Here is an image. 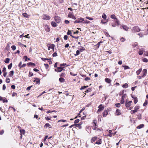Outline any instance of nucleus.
<instances>
[{
  "label": "nucleus",
  "instance_id": "nucleus-1",
  "mask_svg": "<svg viewBox=\"0 0 148 148\" xmlns=\"http://www.w3.org/2000/svg\"><path fill=\"white\" fill-rule=\"evenodd\" d=\"M110 17L111 18L115 20V23H116L118 25H119V21L118 19L115 16L114 14H112L111 15Z\"/></svg>",
  "mask_w": 148,
  "mask_h": 148
},
{
  "label": "nucleus",
  "instance_id": "nucleus-2",
  "mask_svg": "<svg viewBox=\"0 0 148 148\" xmlns=\"http://www.w3.org/2000/svg\"><path fill=\"white\" fill-rule=\"evenodd\" d=\"M131 31L133 32L134 33L136 32H139L140 31V29L138 27L135 26L132 28L131 29Z\"/></svg>",
  "mask_w": 148,
  "mask_h": 148
},
{
  "label": "nucleus",
  "instance_id": "nucleus-3",
  "mask_svg": "<svg viewBox=\"0 0 148 148\" xmlns=\"http://www.w3.org/2000/svg\"><path fill=\"white\" fill-rule=\"evenodd\" d=\"M84 20V19L82 18H78L77 20L75 21L74 22V23H83V21Z\"/></svg>",
  "mask_w": 148,
  "mask_h": 148
},
{
  "label": "nucleus",
  "instance_id": "nucleus-4",
  "mask_svg": "<svg viewBox=\"0 0 148 148\" xmlns=\"http://www.w3.org/2000/svg\"><path fill=\"white\" fill-rule=\"evenodd\" d=\"M54 19L55 21L57 23H59L61 21V20L60 18L58 16H55Z\"/></svg>",
  "mask_w": 148,
  "mask_h": 148
},
{
  "label": "nucleus",
  "instance_id": "nucleus-5",
  "mask_svg": "<svg viewBox=\"0 0 148 148\" xmlns=\"http://www.w3.org/2000/svg\"><path fill=\"white\" fill-rule=\"evenodd\" d=\"M131 104L127 101L125 103V106L128 109L131 110L132 109V108L130 107Z\"/></svg>",
  "mask_w": 148,
  "mask_h": 148
},
{
  "label": "nucleus",
  "instance_id": "nucleus-6",
  "mask_svg": "<svg viewBox=\"0 0 148 148\" xmlns=\"http://www.w3.org/2000/svg\"><path fill=\"white\" fill-rule=\"evenodd\" d=\"M126 94H124L122 96L121 99V104H124V99L126 97Z\"/></svg>",
  "mask_w": 148,
  "mask_h": 148
},
{
  "label": "nucleus",
  "instance_id": "nucleus-7",
  "mask_svg": "<svg viewBox=\"0 0 148 148\" xmlns=\"http://www.w3.org/2000/svg\"><path fill=\"white\" fill-rule=\"evenodd\" d=\"M98 108H99L98 110L97 113L103 110L104 109V107L102 106V105L101 104L99 106Z\"/></svg>",
  "mask_w": 148,
  "mask_h": 148
},
{
  "label": "nucleus",
  "instance_id": "nucleus-8",
  "mask_svg": "<svg viewBox=\"0 0 148 148\" xmlns=\"http://www.w3.org/2000/svg\"><path fill=\"white\" fill-rule=\"evenodd\" d=\"M71 31L69 29L68 30V32L67 33V34L68 35H70V36L72 37V38H75L76 39L78 38V37H75V36H73L72 35H71Z\"/></svg>",
  "mask_w": 148,
  "mask_h": 148
},
{
  "label": "nucleus",
  "instance_id": "nucleus-9",
  "mask_svg": "<svg viewBox=\"0 0 148 148\" xmlns=\"http://www.w3.org/2000/svg\"><path fill=\"white\" fill-rule=\"evenodd\" d=\"M45 30L47 32H49L50 31V28L49 26L47 25H45Z\"/></svg>",
  "mask_w": 148,
  "mask_h": 148
},
{
  "label": "nucleus",
  "instance_id": "nucleus-10",
  "mask_svg": "<svg viewBox=\"0 0 148 148\" xmlns=\"http://www.w3.org/2000/svg\"><path fill=\"white\" fill-rule=\"evenodd\" d=\"M50 16L47 15H45L43 17V19L46 20H49L50 19Z\"/></svg>",
  "mask_w": 148,
  "mask_h": 148
},
{
  "label": "nucleus",
  "instance_id": "nucleus-11",
  "mask_svg": "<svg viewBox=\"0 0 148 148\" xmlns=\"http://www.w3.org/2000/svg\"><path fill=\"white\" fill-rule=\"evenodd\" d=\"M68 16L69 18H72L74 19H76V18L72 14L69 13L68 15Z\"/></svg>",
  "mask_w": 148,
  "mask_h": 148
},
{
  "label": "nucleus",
  "instance_id": "nucleus-12",
  "mask_svg": "<svg viewBox=\"0 0 148 148\" xmlns=\"http://www.w3.org/2000/svg\"><path fill=\"white\" fill-rule=\"evenodd\" d=\"M35 80L34 82H36L37 84H40V79L36 77L34 78Z\"/></svg>",
  "mask_w": 148,
  "mask_h": 148
},
{
  "label": "nucleus",
  "instance_id": "nucleus-13",
  "mask_svg": "<svg viewBox=\"0 0 148 148\" xmlns=\"http://www.w3.org/2000/svg\"><path fill=\"white\" fill-rule=\"evenodd\" d=\"M147 73V70L146 69H144L142 71V73L143 74V76L144 77L145 75H146Z\"/></svg>",
  "mask_w": 148,
  "mask_h": 148
},
{
  "label": "nucleus",
  "instance_id": "nucleus-14",
  "mask_svg": "<svg viewBox=\"0 0 148 148\" xmlns=\"http://www.w3.org/2000/svg\"><path fill=\"white\" fill-rule=\"evenodd\" d=\"M48 45H49L50 48L52 49L54 51L55 45L54 44H49Z\"/></svg>",
  "mask_w": 148,
  "mask_h": 148
},
{
  "label": "nucleus",
  "instance_id": "nucleus-15",
  "mask_svg": "<svg viewBox=\"0 0 148 148\" xmlns=\"http://www.w3.org/2000/svg\"><path fill=\"white\" fill-rule=\"evenodd\" d=\"M57 69H58L57 72H60L62 71L63 70H64L63 69V67H57Z\"/></svg>",
  "mask_w": 148,
  "mask_h": 148
},
{
  "label": "nucleus",
  "instance_id": "nucleus-16",
  "mask_svg": "<svg viewBox=\"0 0 148 148\" xmlns=\"http://www.w3.org/2000/svg\"><path fill=\"white\" fill-rule=\"evenodd\" d=\"M108 114V112L107 110H105L103 113V117H105Z\"/></svg>",
  "mask_w": 148,
  "mask_h": 148
},
{
  "label": "nucleus",
  "instance_id": "nucleus-17",
  "mask_svg": "<svg viewBox=\"0 0 148 148\" xmlns=\"http://www.w3.org/2000/svg\"><path fill=\"white\" fill-rule=\"evenodd\" d=\"M14 72L13 71H10L9 74V76L10 77H12L14 75Z\"/></svg>",
  "mask_w": 148,
  "mask_h": 148
},
{
  "label": "nucleus",
  "instance_id": "nucleus-18",
  "mask_svg": "<svg viewBox=\"0 0 148 148\" xmlns=\"http://www.w3.org/2000/svg\"><path fill=\"white\" fill-rule=\"evenodd\" d=\"M51 24L52 26L54 27H56L57 25L56 23L54 21H52L51 23Z\"/></svg>",
  "mask_w": 148,
  "mask_h": 148
},
{
  "label": "nucleus",
  "instance_id": "nucleus-19",
  "mask_svg": "<svg viewBox=\"0 0 148 148\" xmlns=\"http://www.w3.org/2000/svg\"><path fill=\"white\" fill-rule=\"evenodd\" d=\"M105 81L108 84L110 83L111 81V80L110 79L108 78H105Z\"/></svg>",
  "mask_w": 148,
  "mask_h": 148
},
{
  "label": "nucleus",
  "instance_id": "nucleus-20",
  "mask_svg": "<svg viewBox=\"0 0 148 148\" xmlns=\"http://www.w3.org/2000/svg\"><path fill=\"white\" fill-rule=\"evenodd\" d=\"M97 139V136H95L92 138L91 140V143H93Z\"/></svg>",
  "mask_w": 148,
  "mask_h": 148
},
{
  "label": "nucleus",
  "instance_id": "nucleus-21",
  "mask_svg": "<svg viewBox=\"0 0 148 148\" xmlns=\"http://www.w3.org/2000/svg\"><path fill=\"white\" fill-rule=\"evenodd\" d=\"M116 113L117 115H119L121 114V111L118 109H117L116 110Z\"/></svg>",
  "mask_w": 148,
  "mask_h": 148
},
{
  "label": "nucleus",
  "instance_id": "nucleus-22",
  "mask_svg": "<svg viewBox=\"0 0 148 148\" xmlns=\"http://www.w3.org/2000/svg\"><path fill=\"white\" fill-rule=\"evenodd\" d=\"M101 139H99L98 141H97L96 143V144H97L98 145H100L101 144Z\"/></svg>",
  "mask_w": 148,
  "mask_h": 148
},
{
  "label": "nucleus",
  "instance_id": "nucleus-23",
  "mask_svg": "<svg viewBox=\"0 0 148 148\" xmlns=\"http://www.w3.org/2000/svg\"><path fill=\"white\" fill-rule=\"evenodd\" d=\"M122 27L123 29L126 31H127L128 29H129V27L126 25H123Z\"/></svg>",
  "mask_w": 148,
  "mask_h": 148
},
{
  "label": "nucleus",
  "instance_id": "nucleus-24",
  "mask_svg": "<svg viewBox=\"0 0 148 148\" xmlns=\"http://www.w3.org/2000/svg\"><path fill=\"white\" fill-rule=\"evenodd\" d=\"M27 65L28 66H35L36 64L35 63H33L32 62H29L27 64Z\"/></svg>",
  "mask_w": 148,
  "mask_h": 148
},
{
  "label": "nucleus",
  "instance_id": "nucleus-25",
  "mask_svg": "<svg viewBox=\"0 0 148 148\" xmlns=\"http://www.w3.org/2000/svg\"><path fill=\"white\" fill-rule=\"evenodd\" d=\"M144 126L143 124H141L137 127V129H140L143 127Z\"/></svg>",
  "mask_w": 148,
  "mask_h": 148
},
{
  "label": "nucleus",
  "instance_id": "nucleus-26",
  "mask_svg": "<svg viewBox=\"0 0 148 148\" xmlns=\"http://www.w3.org/2000/svg\"><path fill=\"white\" fill-rule=\"evenodd\" d=\"M132 97L134 99V103L136 104L138 102V99L136 97Z\"/></svg>",
  "mask_w": 148,
  "mask_h": 148
},
{
  "label": "nucleus",
  "instance_id": "nucleus-27",
  "mask_svg": "<svg viewBox=\"0 0 148 148\" xmlns=\"http://www.w3.org/2000/svg\"><path fill=\"white\" fill-rule=\"evenodd\" d=\"M3 103H7L8 102V100L6 99V98L5 97H2V100Z\"/></svg>",
  "mask_w": 148,
  "mask_h": 148
},
{
  "label": "nucleus",
  "instance_id": "nucleus-28",
  "mask_svg": "<svg viewBox=\"0 0 148 148\" xmlns=\"http://www.w3.org/2000/svg\"><path fill=\"white\" fill-rule=\"evenodd\" d=\"M122 87L125 88H127L128 87V85L127 83H125L122 85Z\"/></svg>",
  "mask_w": 148,
  "mask_h": 148
},
{
  "label": "nucleus",
  "instance_id": "nucleus-29",
  "mask_svg": "<svg viewBox=\"0 0 148 148\" xmlns=\"http://www.w3.org/2000/svg\"><path fill=\"white\" fill-rule=\"evenodd\" d=\"M143 50L142 49V50H141L140 49V50L138 51V54L140 55H142L143 54Z\"/></svg>",
  "mask_w": 148,
  "mask_h": 148
},
{
  "label": "nucleus",
  "instance_id": "nucleus-30",
  "mask_svg": "<svg viewBox=\"0 0 148 148\" xmlns=\"http://www.w3.org/2000/svg\"><path fill=\"white\" fill-rule=\"evenodd\" d=\"M20 132L21 133L20 134H25V130L22 129L20 130Z\"/></svg>",
  "mask_w": 148,
  "mask_h": 148
},
{
  "label": "nucleus",
  "instance_id": "nucleus-31",
  "mask_svg": "<svg viewBox=\"0 0 148 148\" xmlns=\"http://www.w3.org/2000/svg\"><path fill=\"white\" fill-rule=\"evenodd\" d=\"M142 71V69H140L136 72V73L137 75H138Z\"/></svg>",
  "mask_w": 148,
  "mask_h": 148
},
{
  "label": "nucleus",
  "instance_id": "nucleus-32",
  "mask_svg": "<svg viewBox=\"0 0 148 148\" xmlns=\"http://www.w3.org/2000/svg\"><path fill=\"white\" fill-rule=\"evenodd\" d=\"M139 108V106H136L134 108V110L136 111V112H137V110Z\"/></svg>",
  "mask_w": 148,
  "mask_h": 148
},
{
  "label": "nucleus",
  "instance_id": "nucleus-33",
  "mask_svg": "<svg viewBox=\"0 0 148 148\" xmlns=\"http://www.w3.org/2000/svg\"><path fill=\"white\" fill-rule=\"evenodd\" d=\"M83 23H87V24H88L90 23V21H88L87 20H84L83 21Z\"/></svg>",
  "mask_w": 148,
  "mask_h": 148
},
{
  "label": "nucleus",
  "instance_id": "nucleus-34",
  "mask_svg": "<svg viewBox=\"0 0 148 148\" xmlns=\"http://www.w3.org/2000/svg\"><path fill=\"white\" fill-rule=\"evenodd\" d=\"M75 126L76 127H78V128L79 129H81L82 128L81 126L79 124H75Z\"/></svg>",
  "mask_w": 148,
  "mask_h": 148
},
{
  "label": "nucleus",
  "instance_id": "nucleus-35",
  "mask_svg": "<svg viewBox=\"0 0 148 148\" xmlns=\"http://www.w3.org/2000/svg\"><path fill=\"white\" fill-rule=\"evenodd\" d=\"M10 59L8 58H6L5 61H4V62L5 63H8L9 62V61H10Z\"/></svg>",
  "mask_w": 148,
  "mask_h": 148
},
{
  "label": "nucleus",
  "instance_id": "nucleus-36",
  "mask_svg": "<svg viewBox=\"0 0 148 148\" xmlns=\"http://www.w3.org/2000/svg\"><path fill=\"white\" fill-rule=\"evenodd\" d=\"M59 80L61 82H63L64 81V78L60 77L59 79Z\"/></svg>",
  "mask_w": 148,
  "mask_h": 148
},
{
  "label": "nucleus",
  "instance_id": "nucleus-37",
  "mask_svg": "<svg viewBox=\"0 0 148 148\" xmlns=\"http://www.w3.org/2000/svg\"><path fill=\"white\" fill-rule=\"evenodd\" d=\"M122 67L124 68V69L125 70L129 69H130V68L127 66H122Z\"/></svg>",
  "mask_w": 148,
  "mask_h": 148
},
{
  "label": "nucleus",
  "instance_id": "nucleus-38",
  "mask_svg": "<svg viewBox=\"0 0 148 148\" xmlns=\"http://www.w3.org/2000/svg\"><path fill=\"white\" fill-rule=\"evenodd\" d=\"M23 15L24 17H25L27 18L28 17V15L26 13H23Z\"/></svg>",
  "mask_w": 148,
  "mask_h": 148
},
{
  "label": "nucleus",
  "instance_id": "nucleus-39",
  "mask_svg": "<svg viewBox=\"0 0 148 148\" xmlns=\"http://www.w3.org/2000/svg\"><path fill=\"white\" fill-rule=\"evenodd\" d=\"M76 54H75L74 55L75 56H77L79 54V53H80L79 51L77 50L76 51Z\"/></svg>",
  "mask_w": 148,
  "mask_h": 148
},
{
  "label": "nucleus",
  "instance_id": "nucleus-40",
  "mask_svg": "<svg viewBox=\"0 0 148 148\" xmlns=\"http://www.w3.org/2000/svg\"><path fill=\"white\" fill-rule=\"evenodd\" d=\"M79 51L81 52H82L83 51L85 50V48L82 47L81 48H79Z\"/></svg>",
  "mask_w": 148,
  "mask_h": 148
},
{
  "label": "nucleus",
  "instance_id": "nucleus-41",
  "mask_svg": "<svg viewBox=\"0 0 148 148\" xmlns=\"http://www.w3.org/2000/svg\"><path fill=\"white\" fill-rule=\"evenodd\" d=\"M115 106L117 107H119L121 105L119 103H117L115 104Z\"/></svg>",
  "mask_w": 148,
  "mask_h": 148
},
{
  "label": "nucleus",
  "instance_id": "nucleus-42",
  "mask_svg": "<svg viewBox=\"0 0 148 148\" xmlns=\"http://www.w3.org/2000/svg\"><path fill=\"white\" fill-rule=\"evenodd\" d=\"M91 91V89L90 88H89L88 89L85 91V92L87 93L89 92H90Z\"/></svg>",
  "mask_w": 148,
  "mask_h": 148
},
{
  "label": "nucleus",
  "instance_id": "nucleus-43",
  "mask_svg": "<svg viewBox=\"0 0 148 148\" xmlns=\"http://www.w3.org/2000/svg\"><path fill=\"white\" fill-rule=\"evenodd\" d=\"M102 17L104 19H106L107 16L106 14H103L102 15Z\"/></svg>",
  "mask_w": 148,
  "mask_h": 148
},
{
  "label": "nucleus",
  "instance_id": "nucleus-44",
  "mask_svg": "<svg viewBox=\"0 0 148 148\" xmlns=\"http://www.w3.org/2000/svg\"><path fill=\"white\" fill-rule=\"evenodd\" d=\"M12 66V63H11L8 66V68L9 69H10Z\"/></svg>",
  "mask_w": 148,
  "mask_h": 148
},
{
  "label": "nucleus",
  "instance_id": "nucleus-45",
  "mask_svg": "<svg viewBox=\"0 0 148 148\" xmlns=\"http://www.w3.org/2000/svg\"><path fill=\"white\" fill-rule=\"evenodd\" d=\"M138 35L140 37H142L144 36L143 34L142 33H138Z\"/></svg>",
  "mask_w": 148,
  "mask_h": 148
},
{
  "label": "nucleus",
  "instance_id": "nucleus-46",
  "mask_svg": "<svg viewBox=\"0 0 148 148\" xmlns=\"http://www.w3.org/2000/svg\"><path fill=\"white\" fill-rule=\"evenodd\" d=\"M143 62H148V60L146 58H144L143 59Z\"/></svg>",
  "mask_w": 148,
  "mask_h": 148
},
{
  "label": "nucleus",
  "instance_id": "nucleus-47",
  "mask_svg": "<svg viewBox=\"0 0 148 148\" xmlns=\"http://www.w3.org/2000/svg\"><path fill=\"white\" fill-rule=\"evenodd\" d=\"M11 48L14 51L15 50L16 47L15 45H12L11 47Z\"/></svg>",
  "mask_w": 148,
  "mask_h": 148
},
{
  "label": "nucleus",
  "instance_id": "nucleus-48",
  "mask_svg": "<svg viewBox=\"0 0 148 148\" xmlns=\"http://www.w3.org/2000/svg\"><path fill=\"white\" fill-rule=\"evenodd\" d=\"M57 56V53L56 52H54L52 54V56L53 57H56Z\"/></svg>",
  "mask_w": 148,
  "mask_h": 148
},
{
  "label": "nucleus",
  "instance_id": "nucleus-49",
  "mask_svg": "<svg viewBox=\"0 0 148 148\" xmlns=\"http://www.w3.org/2000/svg\"><path fill=\"white\" fill-rule=\"evenodd\" d=\"M88 87V86H82L80 88V90H82L84 89H85V88H87Z\"/></svg>",
  "mask_w": 148,
  "mask_h": 148
},
{
  "label": "nucleus",
  "instance_id": "nucleus-50",
  "mask_svg": "<svg viewBox=\"0 0 148 148\" xmlns=\"http://www.w3.org/2000/svg\"><path fill=\"white\" fill-rule=\"evenodd\" d=\"M33 74L32 72H29V77H31L33 76Z\"/></svg>",
  "mask_w": 148,
  "mask_h": 148
},
{
  "label": "nucleus",
  "instance_id": "nucleus-51",
  "mask_svg": "<svg viewBox=\"0 0 148 148\" xmlns=\"http://www.w3.org/2000/svg\"><path fill=\"white\" fill-rule=\"evenodd\" d=\"M58 122H66V120H63V119H61L60 120H59L58 121Z\"/></svg>",
  "mask_w": 148,
  "mask_h": 148
},
{
  "label": "nucleus",
  "instance_id": "nucleus-52",
  "mask_svg": "<svg viewBox=\"0 0 148 148\" xmlns=\"http://www.w3.org/2000/svg\"><path fill=\"white\" fill-rule=\"evenodd\" d=\"M24 58L25 59V61H27V59L29 60L30 59L27 58V56H25L24 57Z\"/></svg>",
  "mask_w": 148,
  "mask_h": 148
},
{
  "label": "nucleus",
  "instance_id": "nucleus-53",
  "mask_svg": "<svg viewBox=\"0 0 148 148\" xmlns=\"http://www.w3.org/2000/svg\"><path fill=\"white\" fill-rule=\"evenodd\" d=\"M97 127V125H95L93 126V130H95L96 129Z\"/></svg>",
  "mask_w": 148,
  "mask_h": 148
},
{
  "label": "nucleus",
  "instance_id": "nucleus-54",
  "mask_svg": "<svg viewBox=\"0 0 148 148\" xmlns=\"http://www.w3.org/2000/svg\"><path fill=\"white\" fill-rule=\"evenodd\" d=\"M45 67H46L47 69L48 68L49 65L47 64H44Z\"/></svg>",
  "mask_w": 148,
  "mask_h": 148
},
{
  "label": "nucleus",
  "instance_id": "nucleus-55",
  "mask_svg": "<svg viewBox=\"0 0 148 148\" xmlns=\"http://www.w3.org/2000/svg\"><path fill=\"white\" fill-rule=\"evenodd\" d=\"M90 79V77H86L85 78V80L86 81H87L88 80H89Z\"/></svg>",
  "mask_w": 148,
  "mask_h": 148
},
{
  "label": "nucleus",
  "instance_id": "nucleus-56",
  "mask_svg": "<svg viewBox=\"0 0 148 148\" xmlns=\"http://www.w3.org/2000/svg\"><path fill=\"white\" fill-rule=\"evenodd\" d=\"M6 82L8 83L10 82V79L9 78H7L6 79Z\"/></svg>",
  "mask_w": 148,
  "mask_h": 148
},
{
  "label": "nucleus",
  "instance_id": "nucleus-57",
  "mask_svg": "<svg viewBox=\"0 0 148 148\" xmlns=\"http://www.w3.org/2000/svg\"><path fill=\"white\" fill-rule=\"evenodd\" d=\"M50 126V125L49 123H46L45 124V127H49Z\"/></svg>",
  "mask_w": 148,
  "mask_h": 148
},
{
  "label": "nucleus",
  "instance_id": "nucleus-58",
  "mask_svg": "<svg viewBox=\"0 0 148 148\" xmlns=\"http://www.w3.org/2000/svg\"><path fill=\"white\" fill-rule=\"evenodd\" d=\"M79 119H77L75 121L74 123H77L79 122Z\"/></svg>",
  "mask_w": 148,
  "mask_h": 148
},
{
  "label": "nucleus",
  "instance_id": "nucleus-59",
  "mask_svg": "<svg viewBox=\"0 0 148 148\" xmlns=\"http://www.w3.org/2000/svg\"><path fill=\"white\" fill-rule=\"evenodd\" d=\"M68 38V36L66 35H65L64 36V38L65 40H66Z\"/></svg>",
  "mask_w": 148,
  "mask_h": 148
},
{
  "label": "nucleus",
  "instance_id": "nucleus-60",
  "mask_svg": "<svg viewBox=\"0 0 148 148\" xmlns=\"http://www.w3.org/2000/svg\"><path fill=\"white\" fill-rule=\"evenodd\" d=\"M116 23H112V26L113 27H115L116 26Z\"/></svg>",
  "mask_w": 148,
  "mask_h": 148
},
{
  "label": "nucleus",
  "instance_id": "nucleus-61",
  "mask_svg": "<svg viewBox=\"0 0 148 148\" xmlns=\"http://www.w3.org/2000/svg\"><path fill=\"white\" fill-rule=\"evenodd\" d=\"M45 119L47 120H51V118H49L48 116H46L45 117Z\"/></svg>",
  "mask_w": 148,
  "mask_h": 148
},
{
  "label": "nucleus",
  "instance_id": "nucleus-62",
  "mask_svg": "<svg viewBox=\"0 0 148 148\" xmlns=\"http://www.w3.org/2000/svg\"><path fill=\"white\" fill-rule=\"evenodd\" d=\"M147 101H145L144 103L143 104V106H145L147 104Z\"/></svg>",
  "mask_w": 148,
  "mask_h": 148
},
{
  "label": "nucleus",
  "instance_id": "nucleus-63",
  "mask_svg": "<svg viewBox=\"0 0 148 148\" xmlns=\"http://www.w3.org/2000/svg\"><path fill=\"white\" fill-rule=\"evenodd\" d=\"M65 73H62L60 76V77H64L65 76Z\"/></svg>",
  "mask_w": 148,
  "mask_h": 148
},
{
  "label": "nucleus",
  "instance_id": "nucleus-64",
  "mask_svg": "<svg viewBox=\"0 0 148 148\" xmlns=\"http://www.w3.org/2000/svg\"><path fill=\"white\" fill-rule=\"evenodd\" d=\"M130 112L131 114H133L136 112V111H135L134 110H131Z\"/></svg>",
  "mask_w": 148,
  "mask_h": 148
}]
</instances>
